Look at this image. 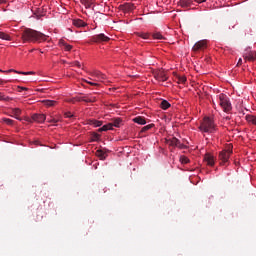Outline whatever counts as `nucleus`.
Listing matches in <instances>:
<instances>
[{
  "instance_id": "b1692460",
  "label": "nucleus",
  "mask_w": 256,
  "mask_h": 256,
  "mask_svg": "<svg viewBox=\"0 0 256 256\" xmlns=\"http://www.w3.org/2000/svg\"><path fill=\"white\" fill-rule=\"evenodd\" d=\"M90 125H93L94 127H101L103 125L102 121L92 119L90 120Z\"/></svg>"
},
{
  "instance_id": "37998d69",
  "label": "nucleus",
  "mask_w": 256,
  "mask_h": 256,
  "mask_svg": "<svg viewBox=\"0 0 256 256\" xmlns=\"http://www.w3.org/2000/svg\"><path fill=\"white\" fill-rule=\"evenodd\" d=\"M195 1V3H205V1H207V0H194Z\"/></svg>"
},
{
  "instance_id": "2f4dec72",
  "label": "nucleus",
  "mask_w": 256,
  "mask_h": 256,
  "mask_svg": "<svg viewBox=\"0 0 256 256\" xmlns=\"http://www.w3.org/2000/svg\"><path fill=\"white\" fill-rule=\"evenodd\" d=\"M99 139H101V135H99L98 133H94L92 135V141H99Z\"/></svg>"
},
{
  "instance_id": "6e6552de",
  "label": "nucleus",
  "mask_w": 256,
  "mask_h": 256,
  "mask_svg": "<svg viewBox=\"0 0 256 256\" xmlns=\"http://www.w3.org/2000/svg\"><path fill=\"white\" fill-rule=\"evenodd\" d=\"M204 161L209 167H213L215 165V156L210 153L205 154Z\"/></svg>"
},
{
  "instance_id": "a18cd8bd",
  "label": "nucleus",
  "mask_w": 256,
  "mask_h": 256,
  "mask_svg": "<svg viewBox=\"0 0 256 256\" xmlns=\"http://www.w3.org/2000/svg\"><path fill=\"white\" fill-rule=\"evenodd\" d=\"M241 63H243V60L240 58V59L238 60V65H241Z\"/></svg>"
},
{
  "instance_id": "6ab92c4d",
  "label": "nucleus",
  "mask_w": 256,
  "mask_h": 256,
  "mask_svg": "<svg viewBox=\"0 0 256 256\" xmlns=\"http://www.w3.org/2000/svg\"><path fill=\"white\" fill-rule=\"evenodd\" d=\"M121 123H123V120H121V118H115L111 122L112 127H121Z\"/></svg>"
},
{
  "instance_id": "c85d7f7f",
  "label": "nucleus",
  "mask_w": 256,
  "mask_h": 256,
  "mask_svg": "<svg viewBox=\"0 0 256 256\" xmlns=\"http://www.w3.org/2000/svg\"><path fill=\"white\" fill-rule=\"evenodd\" d=\"M152 37H153V39H159V40L165 39V37H163V35H161V33H159V32L154 33L152 35Z\"/></svg>"
},
{
  "instance_id": "72a5a7b5",
  "label": "nucleus",
  "mask_w": 256,
  "mask_h": 256,
  "mask_svg": "<svg viewBox=\"0 0 256 256\" xmlns=\"http://www.w3.org/2000/svg\"><path fill=\"white\" fill-rule=\"evenodd\" d=\"M180 161L181 163H183L184 165H186V163H189V158L185 157V156H182L180 158Z\"/></svg>"
},
{
  "instance_id": "a19ab883",
  "label": "nucleus",
  "mask_w": 256,
  "mask_h": 256,
  "mask_svg": "<svg viewBox=\"0 0 256 256\" xmlns=\"http://www.w3.org/2000/svg\"><path fill=\"white\" fill-rule=\"evenodd\" d=\"M106 127H107L108 131H111V129H113V124H111V122H110V123L106 124Z\"/></svg>"
},
{
  "instance_id": "4468645a",
  "label": "nucleus",
  "mask_w": 256,
  "mask_h": 256,
  "mask_svg": "<svg viewBox=\"0 0 256 256\" xmlns=\"http://www.w3.org/2000/svg\"><path fill=\"white\" fill-rule=\"evenodd\" d=\"M93 77H96L98 79V81H105V79H107V76L103 73H101V71H97L95 70L92 73Z\"/></svg>"
},
{
  "instance_id": "4be33fe9",
  "label": "nucleus",
  "mask_w": 256,
  "mask_h": 256,
  "mask_svg": "<svg viewBox=\"0 0 256 256\" xmlns=\"http://www.w3.org/2000/svg\"><path fill=\"white\" fill-rule=\"evenodd\" d=\"M0 39L4 41H11V36L5 32H0Z\"/></svg>"
},
{
  "instance_id": "1a4fd4ad",
  "label": "nucleus",
  "mask_w": 256,
  "mask_h": 256,
  "mask_svg": "<svg viewBox=\"0 0 256 256\" xmlns=\"http://www.w3.org/2000/svg\"><path fill=\"white\" fill-rule=\"evenodd\" d=\"M154 77L157 81H167V74H165V71L159 70L154 74Z\"/></svg>"
},
{
  "instance_id": "9b49d317",
  "label": "nucleus",
  "mask_w": 256,
  "mask_h": 256,
  "mask_svg": "<svg viewBox=\"0 0 256 256\" xmlns=\"http://www.w3.org/2000/svg\"><path fill=\"white\" fill-rule=\"evenodd\" d=\"M170 145H171L172 147H178L179 149H184V147H185V145H183V144L181 143V141H179V139H177V138H172V139L170 140Z\"/></svg>"
},
{
  "instance_id": "423d86ee",
  "label": "nucleus",
  "mask_w": 256,
  "mask_h": 256,
  "mask_svg": "<svg viewBox=\"0 0 256 256\" xmlns=\"http://www.w3.org/2000/svg\"><path fill=\"white\" fill-rule=\"evenodd\" d=\"M109 39L110 38L103 33L94 35L92 37V41H94V43H107V41H109Z\"/></svg>"
},
{
  "instance_id": "c9c22d12",
  "label": "nucleus",
  "mask_w": 256,
  "mask_h": 256,
  "mask_svg": "<svg viewBox=\"0 0 256 256\" xmlns=\"http://www.w3.org/2000/svg\"><path fill=\"white\" fill-rule=\"evenodd\" d=\"M22 91H29V88L18 86V93H22Z\"/></svg>"
},
{
  "instance_id": "412c9836",
  "label": "nucleus",
  "mask_w": 256,
  "mask_h": 256,
  "mask_svg": "<svg viewBox=\"0 0 256 256\" xmlns=\"http://www.w3.org/2000/svg\"><path fill=\"white\" fill-rule=\"evenodd\" d=\"M161 109L167 110L171 107V104L167 100H162L160 103Z\"/></svg>"
},
{
  "instance_id": "aec40b11",
  "label": "nucleus",
  "mask_w": 256,
  "mask_h": 256,
  "mask_svg": "<svg viewBox=\"0 0 256 256\" xmlns=\"http://www.w3.org/2000/svg\"><path fill=\"white\" fill-rule=\"evenodd\" d=\"M12 113L15 116V119H18V121H21V118H19V115H21V109L20 108L12 109Z\"/></svg>"
},
{
  "instance_id": "0eeeda50",
  "label": "nucleus",
  "mask_w": 256,
  "mask_h": 256,
  "mask_svg": "<svg viewBox=\"0 0 256 256\" xmlns=\"http://www.w3.org/2000/svg\"><path fill=\"white\" fill-rule=\"evenodd\" d=\"M119 7L124 13H131V11L135 10V4L132 3H125L120 5Z\"/></svg>"
},
{
  "instance_id": "f8f14e48",
  "label": "nucleus",
  "mask_w": 256,
  "mask_h": 256,
  "mask_svg": "<svg viewBox=\"0 0 256 256\" xmlns=\"http://www.w3.org/2000/svg\"><path fill=\"white\" fill-rule=\"evenodd\" d=\"M81 101H84L85 103H95L97 101V98L91 94L87 96H83L81 98Z\"/></svg>"
},
{
  "instance_id": "cd10ccee",
  "label": "nucleus",
  "mask_w": 256,
  "mask_h": 256,
  "mask_svg": "<svg viewBox=\"0 0 256 256\" xmlns=\"http://www.w3.org/2000/svg\"><path fill=\"white\" fill-rule=\"evenodd\" d=\"M60 43L64 46L65 51H71L73 49V46L65 43L64 41H60Z\"/></svg>"
},
{
  "instance_id": "393cba45",
  "label": "nucleus",
  "mask_w": 256,
  "mask_h": 256,
  "mask_svg": "<svg viewBox=\"0 0 256 256\" xmlns=\"http://www.w3.org/2000/svg\"><path fill=\"white\" fill-rule=\"evenodd\" d=\"M96 155L100 159H105L107 157V154L103 150H97L96 151Z\"/></svg>"
},
{
  "instance_id": "e433bc0d",
  "label": "nucleus",
  "mask_w": 256,
  "mask_h": 256,
  "mask_svg": "<svg viewBox=\"0 0 256 256\" xmlns=\"http://www.w3.org/2000/svg\"><path fill=\"white\" fill-rule=\"evenodd\" d=\"M103 131H109L108 128H107V125H104L103 127L98 129L99 133H103Z\"/></svg>"
},
{
  "instance_id": "2eb2a0df",
  "label": "nucleus",
  "mask_w": 256,
  "mask_h": 256,
  "mask_svg": "<svg viewBox=\"0 0 256 256\" xmlns=\"http://www.w3.org/2000/svg\"><path fill=\"white\" fill-rule=\"evenodd\" d=\"M179 5L183 7V9H187L193 5V0H180Z\"/></svg>"
},
{
  "instance_id": "39448f33",
  "label": "nucleus",
  "mask_w": 256,
  "mask_h": 256,
  "mask_svg": "<svg viewBox=\"0 0 256 256\" xmlns=\"http://www.w3.org/2000/svg\"><path fill=\"white\" fill-rule=\"evenodd\" d=\"M207 49V40H200L198 42H196L192 48V51H203Z\"/></svg>"
},
{
  "instance_id": "f3484780",
  "label": "nucleus",
  "mask_w": 256,
  "mask_h": 256,
  "mask_svg": "<svg viewBox=\"0 0 256 256\" xmlns=\"http://www.w3.org/2000/svg\"><path fill=\"white\" fill-rule=\"evenodd\" d=\"M134 123H137L138 125H146L147 121L145 120V117L138 116L133 119Z\"/></svg>"
},
{
  "instance_id": "c03bdc74",
  "label": "nucleus",
  "mask_w": 256,
  "mask_h": 256,
  "mask_svg": "<svg viewBox=\"0 0 256 256\" xmlns=\"http://www.w3.org/2000/svg\"><path fill=\"white\" fill-rule=\"evenodd\" d=\"M74 65H75L76 67H81V63H79L78 61L74 62Z\"/></svg>"
},
{
  "instance_id": "f03ea898",
  "label": "nucleus",
  "mask_w": 256,
  "mask_h": 256,
  "mask_svg": "<svg viewBox=\"0 0 256 256\" xmlns=\"http://www.w3.org/2000/svg\"><path fill=\"white\" fill-rule=\"evenodd\" d=\"M202 133H213L215 131V123L209 117H205L201 125L199 126Z\"/></svg>"
},
{
  "instance_id": "4c0bfd02",
  "label": "nucleus",
  "mask_w": 256,
  "mask_h": 256,
  "mask_svg": "<svg viewBox=\"0 0 256 256\" xmlns=\"http://www.w3.org/2000/svg\"><path fill=\"white\" fill-rule=\"evenodd\" d=\"M4 73H21V71L10 69V70L4 71Z\"/></svg>"
},
{
  "instance_id": "20e7f679",
  "label": "nucleus",
  "mask_w": 256,
  "mask_h": 256,
  "mask_svg": "<svg viewBox=\"0 0 256 256\" xmlns=\"http://www.w3.org/2000/svg\"><path fill=\"white\" fill-rule=\"evenodd\" d=\"M232 153L233 150H222L219 153L220 165H225L226 163H229V157H231Z\"/></svg>"
},
{
  "instance_id": "a878e982",
  "label": "nucleus",
  "mask_w": 256,
  "mask_h": 256,
  "mask_svg": "<svg viewBox=\"0 0 256 256\" xmlns=\"http://www.w3.org/2000/svg\"><path fill=\"white\" fill-rule=\"evenodd\" d=\"M153 127H155V124H148L141 129V132L145 133L146 131H149V129H153Z\"/></svg>"
},
{
  "instance_id": "c756f323",
  "label": "nucleus",
  "mask_w": 256,
  "mask_h": 256,
  "mask_svg": "<svg viewBox=\"0 0 256 256\" xmlns=\"http://www.w3.org/2000/svg\"><path fill=\"white\" fill-rule=\"evenodd\" d=\"M2 121L3 123H6V125H13V123H15V121L9 118H3Z\"/></svg>"
},
{
  "instance_id": "bb28decb",
  "label": "nucleus",
  "mask_w": 256,
  "mask_h": 256,
  "mask_svg": "<svg viewBox=\"0 0 256 256\" xmlns=\"http://www.w3.org/2000/svg\"><path fill=\"white\" fill-rule=\"evenodd\" d=\"M137 35L138 37H141V39H149V37L151 36V34L145 32H140Z\"/></svg>"
},
{
  "instance_id": "7ed1b4c3",
  "label": "nucleus",
  "mask_w": 256,
  "mask_h": 256,
  "mask_svg": "<svg viewBox=\"0 0 256 256\" xmlns=\"http://www.w3.org/2000/svg\"><path fill=\"white\" fill-rule=\"evenodd\" d=\"M219 105L222 107L225 113H229V111L233 109L231 102L229 101V97H227L225 94L219 95Z\"/></svg>"
},
{
  "instance_id": "5701e85b",
  "label": "nucleus",
  "mask_w": 256,
  "mask_h": 256,
  "mask_svg": "<svg viewBox=\"0 0 256 256\" xmlns=\"http://www.w3.org/2000/svg\"><path fill=\"white\" fill-rule=\"evenodd\" d=\"M246 121H248V123H252V125H256V116L248 115L246 116Z\"/></svg>"
},
{
  "instance_id": "9d476101",
  "label": "nucleus",
  "mask_w": 256,
  "mask_h": 256,
  "mask_svg": "<svg viewBox=\"0 0 256 256\" xmlns=\"http://www.w3.org/2000/svg\"><path fill=\"white\" fill-rule=\"evenodd\" d=\"M45 119H47V117H45L44 114L32 115V120H34L36 123H45Z\"/></svg>"
},
{
  "instance_id": "79ce46f5",
  "label": "nucleus",
  "mask_w": 256,
  "mask_h": 256,
  "mask_svg": "<svg viewBox=\"0 0 256 256\" xmlns=\"http://www.w3.org/2000/svg\"><path fill=\"white\" fill-rule=\"evenodd\" d=\"M0 101H9V97L4 98L3 96H0Z\"/></svg>"
},
{
  "instance_id": "ea45409f",
  "label": "nucleus",
  "mask_w": 256,
  "mask_h": 256,
  "mask_svg": "<svg viewBox=\"0 0 256 256\" xmlns=\"http://www.w3.org/2000/svg\"><path fill=\"white\" fill-rule=\"evenodd\" d=\"M65 117L71 119V117H73V114L71 112H66L65 114Z\"/></svg>"
},
{
  "instance_id": "ddd939ff",
  "label": "nucleus",
  "mask_w": 256,
  "mask_h": 256,
  "mask_svg": "<svg viewBox=\"0 0 256 256\" xmlns=\"http://www.w3.org/2000/svg\"><path fill=\"white\" fill-rule=\"evenodd\" d=\"M245 61H256V52L251 51L249 53L244 54Z\"/></svg>"
},
{
  "instance_id": "a211bd4d",
  "label": "nucleus",
  "mask_w": 256,
  "mask_h": 256,
  "mask_svg": "<svg viewBox=\"0 0 256 256\" xmlns=\"http://www.w3.org/2000/svg\"><path fill=\"white\" fill-rule=\"evenodd\" d=\"M42 103L46 105V107H55L57 105V101L55 100H43Z\"/></svg>"
},
{
  "instance_id": "f257e3e1",
  "label": "nucleus",
  "mask_w": 256,
  "mask_h": 256,
  "mask_svg": "<svg viewBox=\"0 0 256 256\" xmlns=\"http://www.w3.org/2000/svg\"><path fill=\"white\" fill-rule=\"evenodd\" d=\"M48 38L49 36L31 28H25L22 32L23 43H43Z\"/></svg>"
},
{
  "instance_id": "f704fd0d",
  "label": "nucleus",
  "mask_w": 256,
  "mask_h": 256,
  "mask_svg": "<svg viewBox=\"0 0 256 256\" xmlns=\"http://www.w3.org/2000/svg\"><path fill=\"white\" fill-rule=\"evenodd\" d=\"M47 121H48V123H59L58 118H48Z\"/></svg>"
},
{
  "instance_id": "dca6fc26",
  "label": "nucleus",
  "mask_w": 256,
  "mask_h": 256,
  "mask_svg": "<svg viewBox=\"0 0 256 256\" xmlns=\"http://www.w3.org/2000/svg\"><path fill=\"white\" fill-rule=\"evenodd\" d=\"M73 26L74 27H87V23L81 19H75L73 20Z\"/></svg>"
},
{
  "instance_id": "49530a36",
  "label": "nucleus",
  "mask_w": 256,
  "mask_h": 256,
  "mask_svg": "<svg viewBox=\"0 0 256 256\" xmlns=\"http://www.w3.org/2000/svg\"><path fill=\"white\" fill-rule=\"evenodd\" d=\"M0 73H5V71H3V70L0 69Z\"/></svg>"
},
{
  "instance_id": "7c9ffc66",
  "label": "nucleus",
  "mask_w": 256,
  "mask_h": 256,
  "mask_svg": "<svg viewBox=\"0 0 256 256\" xmlns=\"http://www.w3.org/2000/svg\"><path fill=\"white\" fill-rule=\"evenodd\" d=\"M187 82V77L185 76H178V83H186Z\"/></svg>"
},
{
  "instance_id": "58836bf2",
  "label": "nucleus",
  "mask_w": 256,
  "mask_h": 256,
  "mask_svg": "<svg viewBox=\"0 0 256 256\" xmlns=\"http://www.w3.org/2000/svg\"><path fill=\"white\" fill-rule=\"evenodd\" d=\"M86 83H88V85H92V87H99V84L94 82L86 81Z\"/></svg>"
},
{
  "instance_id": "473e14b6",
  "label": "nucleus",
  "mask_w": 256,
  "mask_h": 256,
  "mask_svg": "<svg viewBox=\"0 0 256 256\" xmlns=\"http://www.w3.org/2000/svg\"><path fill=\"white\" fill-rule=\"evenodd\" d=\"M18 75H35L34 71H29V72H17Z\"/></svg>"
}]
</instances>
